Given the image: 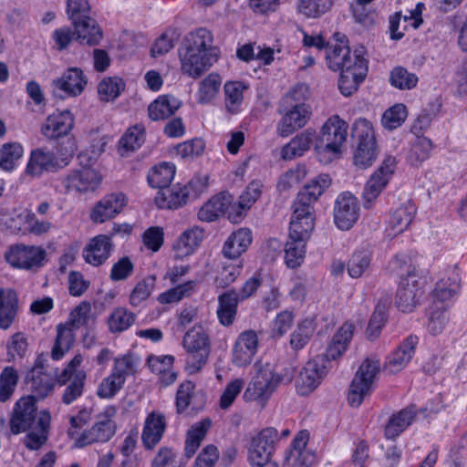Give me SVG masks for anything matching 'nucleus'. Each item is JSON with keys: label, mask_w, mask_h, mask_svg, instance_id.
I'll return each mask as SVG.
<instances>
[{"label": "nucleus", "mask_w": 467, "mask_h": 467, "mask_svg": "<svg viewBox=\"0 0 467 467\" xmlns=\"http://www.w3.org/2000/svg\"><path fill=\"white\" fill-rule=\"evenodd\" d=\"M326 62L329 69L340 71L338 88L346 97L358 89L368 70V60L360 51L351 53L344 36L337 43L326 47Z\"/></svg>", "instance_id": "f257e3e1"}, {"label": "nucleus", "mask_w": 467, "mask_h": 467, "mask_svg": "<svg viewBox=\"0 0 467 467\" xmlns=\"http://www.w3.org/2000/svg\"><path fill=\"white\" fill-rule=\"evenodd\" d=\"M206 28L189 33L179 49L181 69L184 75L196 78L209 69L219 57V49Z\"/></svg>", "instance_id": "f03ea898"}, {"label": "nucleus", "mask_w": 467, "mask_h": 467, "mask_svg": "<svg viewBox=\"0 0 467 467\" xmlns=\"http://www.w3.org/2000/svg\"><path fill=\"white\" fill-rule=\"evenodd\" d=\"M76 150L75 140L67 139V146L56 148V152L47 148L31 151L26 172L32 177H40L44 172H56L69 164Z\"/></svg>", "instance_id": "7ed1b4c3"}, {"label": "nucleus", "mask_w": 467, "mask_h": 467, "mask_svg": "<svg viewBox=\"0 0 467 467\" xmlns=\"http://www.w3.org/2000/svg\"><path fill=\"white\" fill-rule=\"evenodd\" d=\"M207 187V178L195 177L186 184H175L171 188L161 190L155 203L160 209L177 210L182 208L191 199L197 198Z\"/></svg>", "instance_id": "20e7f679"}, {"label": "nucleus", "mask_w": 467, "mask_h": 467, "mask_svg": "<svg viewBox=\"0 0 467 467\" xmlns=\"http://www.w3.org/2000/svg\"><path fill=\"white\" fill-rule=\"evenodd\" d=\"M331 182L328 174H319L306 184L293 202L292 216L315 223L314 203L331 185Z\"/></svg>", "instance_id": "39448f33"}, {"label": "nucleus", "mask_w": 467, "mask_h": 467, "mask_svg": "<svg viewBox=\"0 0 467 467\" xmlns=\"http://www.w3.org/2000/svg\"><path fill=\"white\" fill-rule=\"evenodd\" d=\"M117 408L109 405L96 416V420L91 428L85 430L76 440L74 445L77 448H84L94 443H106L112 439L117 431V424L114 420Z\"/></svg>", "instance_id": "423d86ee"}, {"label": "nucleus", "mask_w": 467, "mask_h": 467, "mask_svg": "<svg viewBox=\"0 0 467 467\" xmlns=\"http://www.w3.org/2000/svg\"><path fill=\"white\" fill-rule=\"evenodd\" d=\"M314 227L315 223L310 221L291 217L289 238L285 248V262L287 267L294 269L304 262L306 244Z\"/></svg>", "instance_id": "0eeeda50"}, {"label": "nucleus", "mask_w": 467, "mask_h": 467, "mask_svg": "<svg viewBox=\"0 0 467 467\" xmlns=\"http://www.w3.org/2000/svg\"><path fill=\"white\" fill-rule=\"evenodd\" d=\"M182 343L188 352L186 368L191 374L197 373L209 357V337L202 327H193L186 332Z\"/></svg>", "instance_id": "6e6552de"}, {"label": "nucleus", "mask_w": 467, "mask_h": 467, "mask_svg": "<svg viewBox=\"0 0 467 467\" xmlns=\"http://www.w3.org/2000/svg\"><path fill=\"white\" fill-rule=\"evenodd\" d=\"M352 137L358 143L355 165L362 169L371 166L376 160V141L370 122L365 119H357L353 124Z\"/></svg>", "instance_id": "1a4fd4ad"}, {"label": "nucleus", "mask_w": 467, "mask_h": 467, "mask_svg": "<svg viewBox=\"0 0 467 467\" xmlns=\"http://www.w3.org/2000/svg\"><path fill=\"white\" fill-rule=\"evenodd\" d=\"M380 368L376 359L367 358L359 366L349 387L348 400L352 407H358L372 391V384Z\"/></svg>", "instance_id": "9d476101"}, {"label": "nucleus", "mask_w": 467, "mask_h": 467, "mask_svg": "<svg viewBox=\"0 0 467 467\" xmlns=\"http://www.w3.org/2000/svg\"><path fill=\"white\" fill-rule=\"evenodd\" d=\"M348 127L347 122L337 115L329 118L322 126L320 136L315 146L317 152L331 153L333 156L339 154L347 140Z\"/></svg>", "instance_id": "9b49d317"}, {"label": "nucleus", "mask_w": 467, "mask_h": 467, "mask_svg": "<svg viewBox=\"0 0 467 467\" xmlns=\"http://www.w3.org/2000/svg\"><path fill=\"white\" fill-rule=\"evenodd\" d=\"M397 165L396 158L388 156L367 182L363 192V206L370 209L391 179Z\"/></svg>", "instance_id": "f8f14e48"}, {"label": "nucleus", "mask_w": 467, "mask_h": 467, "mask_svg": "<svg viewBox=\"0 0 467 467\" xmlns=\"http://www.w3.org/2000/svg\"><path fill=\"white\" fill-rule=\"evenodd\" d=\"M422 295L423 285L419 274L415 269L408 271L400 282L396 294V306L400 311L410 313L420 304Z\"/></svg>", "instance_id": "ddd939ff"}, {"label": "nucleus", "mask_w": 467, "mask_h": 467, "mask_svg": "<svg viewBox=\"0 0 467 467\" xmlns=\"http://www.w3.org/2000/svg\"><path fill=\"white\" fill-rule=\"evenodd\" d=\"M47 254L40 246L16 244L5 253V260L13 267L35 270L43 266Z\"/></svg>", "instance_id": "4468645a"}, {"label": "nucleus", "mask_w": 467, "mask_h": 467, "mask_svg": "<svg viewBox=\"0 0 467 467\" xmlns=\"http://www.w3.org/2000/svg\"><path fill=\"white\" fill-rule=\"evenodd\" d=\"M38 415L34 396H26L19 399L15 404L10 420L12 433L19 434L33 429L36 425Z\"/></svg>", "instance_id": "2eb2a0df"}, {"label": "nucleus", "mask_w": 467, "mask_h": 467, "mask_svg": "<svg viewBox=\"0 0 467 467\" xmlns=\"http://www.w3.org/2000/svg\"><path fill=\"white\" fill-rule=\"evenodd\" d=\"M359 203L350 192L337 196L334 206V222L340 230H349L358 220Z\"/></svg>", "instance_id": "dca6fc26"}, {"label": "nucleus", "mask_w": 467, "mask_h": 467, "mask_svg": "<svg viewBox=\"0 0 467 467\" xmlns=\"http://www.w3.org/2000/svg\"><path fill=\"white\" fill-rule=\"evenodd\" d=\"M88 83L87 77L78 67L67 68L60 78L53 79L52 87L56 97L63 98L79 96Z\"/></svg>", "instance_id": "f3484780"}, {"label": "nucleus", "mask_w": 467, "mask_h": 467, "mask_svg": "<svg viewBox=\"0 0 467 467\" xmlns=\"http://www.w3.org/2000/svg\"><path fill=\"white\" fill-rule=\"evenodd\" d=\"M102 182V176L95 169L82 167L71 171L64 179L63 184L67 191L79 193L95 192Z\"/></svg>", "instance_id": "a211bd4d"}, {"label": "nucleus", "mask_w": 467, "mask_h": 467, "mask_svg": "<svg viewBox=\"0 0 467 467\" xmlns=\"http://www.w3.org/2000/svg\"><path fill=\"white\" fill-rule=\"evenodd\" d=\"M418 343L419 337L417 336H408L398 348L386 358L383 371L388 374H396L405 368L415 354Z\"/></svg>", "instance_id": "6ab92c4d"}, {"label": "nucleus", "mask_w": 467, "mask_h": 467, "mask_svg": "<svg viewBox=\"0 0 467 467\" xmlns=\"http://www.w3.org/2000/svg\"><path fill=\"white\" fill-rule=\"evenodd\" d=\"M127 204L126 195L112 192L99 201L90 213V219L96 223H102L118 215Z\"/></svg>", "instance_id": "aec40b11"}, {"label": "nucleus", "mask_w": 467, "mask_h": 467, "mask_svg": "<svg viewBox=\"0 0 467 467\" xmlns=\"http://www.w3.org/2000/svg\"><path fill=\"white\" fill-rule=\"evenodd\" d=\"M114 244L108 234H99L84 247L82 255L93 266L102 265L110 256Z\"/></svg>", "instance_id": "412c9836"}, {"label": "nucleus", "mask_w": 467, "mask_h": 467, "mask_svg": "<svg viewBox=\"0 0 467 467\" xmlns=\"http://www.w3.org/2000/svg\"><path fill=\"white\" fill-rule=\"evenodd\" d=\"M73 126V114L66 109L49 115L42 124L41 132L48 140H57L67 136Z\"/></svg>", "instance_id": "4be33fe9"}, {"label": "nucleus", "mask_w": 467, "mask_h": 467, "mask_svg": "<svg viewBox=\"0 0 467 467\" xmlns=\"http://www.w3.org/2000/svg\"><path fill=\"white\" fill-rule=\"evenodd\" d=\"M166 430V420L160 411L150 412L144 421L141 441L146 450H153L161 441Z\"/></svg>", "instance_id": "5701e85b"}, {"label": "nucleus", "mask_w": 467, "mask_h": 467, "mask_svg": "<svg viewBox=\"0 0 467 467\" xmlns=\"http://www.w3.org/2000/svg\"><path fill=\"white\" fill-rule=\"evenodd\" d=\"M312 116L310 107L287 109L277 125L276 131L281 137H288L304 128Z\"/></svg>", "instance_id": "b1692460"}, {"label": "nucleus", "mask_w": 467, "mask_h": 467, "mask_svg": "<svg viewBox=\"0 0 467 467\" xmlns=\"http://www.w3.org/2000/svg\"><path fill=\"white\" fill-rule=\"evenodd\" d=\"M324 369V366L318 364L317 360L308 361L296 380L297 393L302 396L311 393L325 375Z\"/></svg>", "instance_id": "393cba45"}, {"label": "nucleus", "mask_w": 467, "mask_h": 467, "mask_svg": "<svg viewBox=\"0 0 467 467\" xmlns=\"http://www.w3.org/2000/svg\"><path fill=\"white\" fill-rule=\"evenodd\" d=\"M316 134L314 129L308 128L296 135L288 143L283 146L281 150L282 159L293 160L303 156L313 145Z\"/></svg>", "instance_id": "a878e982"}, {"label": "nucleus", "mask_w": 467, "mask_h": 467, "mask_svg": "<svg viewBox=\"0 0 467 467\" xmlns=\"http://www.w3.org/2000/svg\"><path fill=\"white\" fill-rule=\"evenodd\" d=\"M416 213L415 205L408 202L393 211L386 229L388 236L394 237L404 232L413 221Z\"/></svg>", "instance_id": "bb28decb"}, {"label": "nucleus", "mask_w": 467, "mask_h": 467, "mask_svg": "<svg viewBox=\"0 0 467 467\" xmlns=\"http://www.w3.org/2000/svg\"><path fill=\"white\" fill-rule=\"evenodd\" d=\"M72 21L76 39L80 44L95 46L100 42L102 39V30L95 19L88 16Z\"/></svg>", "instance_id": "cd10ccee"}, {"label": "nucleus", "mask_w": 467, "mask_h": 467, "mask_svg": "<svg viewBox=\"0 0 467 467\" xmlns=\"http://www.w3.org/2000/svg\"><path fill=\"white\" fill-rule=\"evenodd\" d=\"M51 416L48 410L39 412L36 425L26 435L25 445L31 451L40 449L47 441Z\"/></svg>", "instance_id": "c85d7f7f"}, {"label": "nucleus", "mask_w": 467, "mask_h": 467, "mask_svg": "<svg viewBox=\"0 0 467 467\" xmlns=\"http://www.w3.org/2000/svg\"><path fill=\"white\" fill-rule=\"evenodd\" d=\"M241 301L239 294L234 289L227 290L218 296L217 317L220 324L228 327L234 323Z\"/></svg>", "instance_id": "c756f323"}, {"label": "nucleus", "mask_w": 467, "mask_h": 467, "mask_svg": "<svg viewBox=\"0 0 467 467\" xmlns=\"http://www.w3.org/2000/svg\"><path fill=\"white\" fill-rule=\"evenodd\" d=\"M204 236L203 230L198 226L185 230L173 245L176 258L182 259L194 253Z\"/></svg>", "instance_id": "7c9ffc66"}, {"label": "nucleus", "mask_w": 467, "mask_h": 467, "mask_svg": "<svg viewBox=\"0 0 467 467\" xmlns=\"http://www.w3.org/2000/svg\"><path fill=\"white\" fill-rule=\"evenodd\" d=\"M417 410L415 405H410L393 414L384 430L387 439H395L403 432L415 420Z\"/></svg>", "instance_id": "2f4dec72"}, {"label": "nucleus", "mask_w": 467, "mask_h": 467, "mask_svg": "<svg viewBox=\"0 0 467 467\" xmlns=\"http://www.w3.org/2000/svg\"><path fill=\"white\" fill-rule=\"evenodd\" d=\"M181 106L182 101L172 95L159 96L148 107L149 118L154 121L166 119L174 115Z\"/></svg>", "instance_id": "473e14b6"}, {"label": "nucleus", "mask_w": 467, "mask_h": 467, "mask_svg": "<svg viewBox=\"0 0 467 467\" xmlns=\"http://www.w3.org/2000/svg\"><path fill=\"white\" fill-rule=\"evenodd\" d=\"M18 298L12 289L0 288V328L8 329L16 320Z\"/></svg>", "instance_id": "72a5a7b5"}, {"label": "nucleus", "mask_w": 467, "mask_h": 467, "mask_svg": "<svg viewBox=\"0 0 467 467\" xmlns=\"http://www.w3.org/2000/svg\"><path fill=\"white\" fill-rule=\"evenodd\" d=\"M252 244V233L246 228L234 232L225 241L223 254L229 259L239 257Z\"/></svg>", "instance_id": "f704fd0d"}, {"label": "nucleus", "mask_w": 467, "mask_h": 467, "mask_svg": "<svg viewBox=\"0 0 467 467\" xmlns=\"http://www.w3.org/2000/svg\"><path fill=\"white\" fill-rule=\"evenodd\" d=\"M247 86L242 81H226L223 85V102L227 113L236 115L241 112L244 92Z\"/></svg>", "instance_id": "c9c22d12"}, {"label": "nucleus", "mask_w": 467, "mask_h": 467, "mask_svg": "<svg viewBox=\"0 0 467 467\" xmlns=\"http://www.w3.org/2000/svg\"><path fill=\"white\" fill-rule=\"evenodd\" d=\"M354 326L345 323L334 335L331 342L327 348L325 358L327 360H334L340 357L347 349L348 343L353 337Z\"/></svg>", "instance_id": "e433bc0d"}, {"label": "nucleus", "mask_w": 467, "mask_h": 467, "mask_svg": "<svg viewBox=\"0 0 467 467\" xmlns=\"http://www.w3.org/2000/svg\"><path fill=\"white\" fill-rule=\"evenodd\" d=\"M27 382L34 393L35 400L47 398L53 390L55 386L54 379L44 371L37 368H32L26 375Z\"/></svg>", "instance_id": "4c0bfd02"}, {"label": "nucleus", "mask_w": 467, "mask_h": 467, "mask_svg": "<svg viewBox=\"0 0 467 467\" xmlns=\"http://www.w3.org/2000/svg\"><path fill=\"white\" fill-rule=\"evenodd\" d=\"M174 358L171 355L150 356L147 360L150 369L161 376V382L165 386L172 384L177 379V374L171 370Z\"/></svg>", "instance_id": "58836bf2"}, {"label": "nucleus", "mask_w": 467, "mask_h": 467, "mask_svg": "<svg viewBox=\"0 0 467 467\" xmlns=\"http://www.w3.org/2000/svg\"><path fill=\"white\" fill-rule=\"evenodd\" d=\"M230 193L221 192L212 197L198 212V218L202 222L211 223L219 216L223 215V207L229 203Z\"/></svg>", "instance_id": "ea45409f"}, {"label": "nucleus", "mask_w": 467, "mask_h": 467, "mask_svg": "<svg viewBox=\"0 0 467 467\" xmlns=\"http://www.w3.org/2000/svg\"><path fill=\"white\" fill-rule=\"evenodd\" d=\"M175 165L169 162H161L153 166L148 172L147 180L150 187L163 190L169 187L174 178Z\"/></svg>", "instance_id": "a19ab883"}, {"label": "nucleus", "mask_w": 467, "mask_h": 467, "mask_svg": "<svg viewBox=\"0 0 467 467\" xmlns=\"http://www.w3.org/2000/svg\"><path fill=\"white\" fill-rule=\"evenodd\" d=\"M75 341V329L68 325L59 324L57 327V337L51 350V357L55 360L61 359L65 353L73 346Z\"/></svg>", "instance_id": "79ce46f5"}, {"label": "nucleus", "mask_w": 467, "mask_h": 467, "mask_svg": "<svg viewBox=\"0 0 467 467\" xmlns=\"http://www.w3.org/2000/svg\"><path fill=\"white\" fill-rule=\"evenodd\" d=\"M212 425L210 419H204L194 425L187 431L185 441V456L191 458L196 452L201 445V442L206 436L208 430Z\"/></svg>", "instance_id": "37998d69"}, {"label": "nucleus", "mask_w": 467, "mask_h": 467, "mask_svg": "<svg viewBox=\"0 0 467 467\" xmlns=\"http://www.w3.org/2000/svg\"><path fill=\"white\" fill-rule=\"evenodd\" d=\"M222 85V78L217 73H210L200 83L196 93L199 104L210 103L217 96Z\"/></svg>", "instance_id": "c03bdc74"}, {"label": "nucleus", "mask_w": 467, "mask_h": 467, "mask_svg": "<svg viewBox=\"0 0 467 467\" xmlns=\"http://www.w3.org/2000/svg\"><path fill=\"white\" fill-rule=\"evenodd\" d=\"M155 285L156 277L152 275H147L139 281L130 294V305L132 307L141 306L151 296Z\"/></svg>", "instance_id": "a18cd8bd"}, {"label": "nucleus", "mask_w": 467, "mask_h": 467, "mask_svg": "<svg viewBox=\"0 0 467 467\" xmlns=\"http://www.w3.org/2000/svg\"><path fill=\"white\" fill-rule=\"evenodd\" d=\"M417 16L418 14L416 12H411L410 16H402L400 12H396L393 16H391L389 17V31L391 39H401L404 36V33L410 25H411L414 28H417L420 22H421V19L418 21Z\"/></svg>", "instance_id": "49530a36"}, {"label": "nucleus", "mask_w": 467, "mask_h": 467, "mask_svg": "<svg viewBox=\"0 0 467 467\" xmlns=\"http://www.w3.org/2000/svg\"><path fill=\"white\" fill-rule=\"evenodd\" d=\"M196 285L197 282L193 280L177 285L174 287L161 293L158 296L157 300L162 305L177 303L185 297L191 296L194 293Z\"/></svg>", "instance_id": "de8ad7c7"}, {"label": "nucleus", "mask_w": 467, "mask_h": 467, "mask_svg": "<svg viewBox=\"0 0 467 467\" xmlns=\"http://www.w3.org/2000/svg\"><path fill=\"white\" fill-rule=\"evenodd\" d=\"M317 325L314 317H306L299 323L291 335L290 345L292 348L302 349L313 336Z\"/></svg>", "instance_id": "09e8293b"}, {"label": "nucleus", "mask_w": 467, "mask_h": 467, "mask_svg": "<svg viewBox=\"0 0 467 467\" xmlns=\"http://www.w3.org/2000/svg\"><path fill=\"white\" fill-rule=\"evenodd\" d=\"M23 153L24 149L20 143H5L0 149V168L6 171H12Z\"/></svg>", "instance_id": "8fccbe9b"}, {"label": "nucleus", "mask_w": 467, "mask_h": 467, "mask_svg": "<svg viewBox=\"0 0 467 467\" xmlns=\"http://www.w3.org/2000/svg\"><path fill=\"white\" fill-rule=\"evenodd\" d=\"M125 88L124 81L118 77L104 78L98 86L99 98L103 101L116 99Z\"/></svg>", "instance_id": "3c124183"}, {"label": "nucleus", "mask_w": 467, "mask_h": 467, "mask_svg": "<svg viewBox=\"0 0 467 467\" xmlns=\"http://www.w3.org/2000/svg\"><path fill=\"white\" fill-rule=\"evenodd\" d=\"M460 289V284L457 281L449 283L445 280H441L435 285L432 292V305L433 306H448L446 302L453 297Z\"/></svg>", "instance_id": "603ef678"}, {"label": "nucleus", "mask_w": 467, "mask_h": 467, "mask_svg": "<svg viewBox=\"0 0 467 467\" xmlns=\"http://www.w3.org/2000/svg\"><path fill=\"white\" fill-rule=\"evenodd\" d=\"M372 253L368 250L356 251L348 263V272L352 278L360 277L369 267Z\"/></svg>", "instance_id": "864d4df0"}, {"label": "nucleus", "mask_w": 467, "mask_h": 467, "mask_svg": "<svg viewBox=\"0 0 467 467\" xmlns=\"http://www.w3.org/2000/svg\"><path fill=\"white\" fill-rule=\"evenodd\" d=\"M135 322V315L124 307L113 310L108 319L109 329L112 333L127 330Z\"/></svg>", "instance_id": "5fc2aeb1"}, {"label": "nucleus", "mask_w": 467, "mask_h": 467, "mask_svg": "<svg viewBox=\"0 0 467 467\" xmlns=\"http://www.w3.org/2000/svg\"><path fill=\"white\" fill-rule=\"evenodd\" d=\"M419 81L416 74L409 72L401 66L395 67L389 73V83L392 87L405 90L412 89Z\"/></svg>", "instance_id": "6e6d98bb"}, {"label": "nucleus", "mask_w": 467, "mask_h": 467, "mask_svg": "<svg viewBox=\"0 0 467 467\" xmlns=\"http://www.w3.org/2000/svg\"><path fill=\"white\" fill-rule=\"evenodd\" d=\"M145 141V128L142 124H135L127 130L119 140V145L125 151H134Z\"/></svg>", "instance_id": "4d7b16f0"}, {"label": "nucleus", "mask_w": 467, "mask_h": 467, "mask_svg": "<svg viewBox=\"0 0 467 467\" xmlns=\"http://www.w3.org/2000/svg\"><path fill=\"white\" fill-rule=\"evenodd\" d=\"M19 379L17 370L5 367L0 374V402L8 400L16 390Z\"/></svg>", "instance_id": "13d9d810"}, {"label": "nucleus", "mask_w": 467, "mask_h": 467, "mask_svg": "<svg viewBox=\"0 0 467 467\" xmlns=\"http://www.w3.org/2000/svg\"><path fill=\"white\" fill-rule=\"evenodd\" d=\"M86 378V372L84 370H78L75 373L74 377L70 379V382L66 387L62 396V402L64 404L69 405L82 395Z\"/></svg>", "instance_id": "bf43d9fd"}, {"label": "nucleus", "mask_w": 467, "mask_h": 467, "mask_svg": "<svg viewBox=\"0 0 467 467\" xmlns=\"http://www.w3.org/2000/svg\"><path fill=\"white\" fill-rule=\"evenodd\" d=\"M332 5L331 0H299L297 10L307 17L317 18L326 14Z\"/></svg>", "instance_id": "052dcab7"}, {"label": "nucleus", "mask_w": 467, "mask_h": 467, "mask_svg": "<svg viewBox=\"0 0 467 467\" xmlns=\"http://www.w3.org/2000/svg\"><path fill=\"white\" fill-rule=\"evenodd\" d=\"M125 379L110 372L99 384L97 395L101 399H112L123 387Z\"/></svg>", "instance_id": "680f3d73"}, {"label": "nucleus", "mask_w": 467, "mask_h": 467, "mask_svg": "<svg viewBox=\"0 0 467 467\" xmlns=\"http://www.w3.org/2000/svg\"><path fill=\"white\" fill-rule=\"evenodd\" d=\"M244 386V381L243 379H234L228 382L219 399L220 409L223 410H228L241 393Z\"/></svg>", "instance_id": "e2e57ef3"}, {"label": "nucleus", "mask_w": 467, "mask_h": 467, "mask_svg": "<svg viewBox=\"0 0 467 467\" xmlns=\"http://www.w3.org/2000/svg\"><path fill=\"white\" fill-rule=\"evenodd\" d=\"M309 95V91L306 86L303 84H297L293 87L283 98V104L287 109L299 108V107H310L306 103Z\"/></svg>", "instance_id": "0e129e2a"}, {"label": "nucleus", "mask_w": 467, "mask_h": 467, "mask_svg": "<svg viewBox=\"0 0 467 467\" xmlns=\"http://www.w3.org/2000/svg\"><path fill=\"white\" fill-rule=\"evenodd\" d=\"M255 374L245 389L243 398L245 401H253L263 396V366L256 362L254 366Z\"/></svg>", "instance_id": "69168bd1"}, {"label": "nucleus", "mask_w": 467, "mask_h": 467, "mask_svg": "<svg viewBox=\"0 0 467 467\" xmlns=\"http://www.w3.org/2000/svg\"><path fill=\"white\" fill-rule=\"evenodd\" d=\"M407 118V109L403 104H396L387 109L382 116V125L392 130L400 127Z\"/></svg>", "instance_id": "338daca9"}, {"label": "nucleus", "mask_w": 467, "mask_h": 467, "mask_svg": "<svg viewBox=\"0 0 467 467\" xmlns=\"http://www.w3.org/2000/svg\"><path fill=\"white\" fill-rule=\"evenodd\" d=\"M90 312V304L86 301L81 302L71 311L68 321L66 322V324L75 330L82 326H88L91 319Z\"/></svg>", "instance_id": "774afa93"}]
</instances>
